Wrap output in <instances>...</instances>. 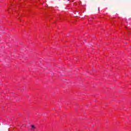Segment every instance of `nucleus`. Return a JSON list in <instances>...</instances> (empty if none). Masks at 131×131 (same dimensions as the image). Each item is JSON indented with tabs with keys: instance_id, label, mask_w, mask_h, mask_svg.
Segmentation results:
<instances>
[{
	"instance_id": "1",
	"label": "nucleus",
	"mask_w": 131,
	"mask_h": 131,
	"mask_svg": "<svg viewBox=\"0 0 131 131\" xmlns=\"http://www.w3.org/2000/svg\"><path fill=\"white\" fill-rule=\"evenodd\" d=\"M32 129H34V128H35V126H34V125H32L31 126Z\"/></svg>"
},
{
	"instance_id": "2",
	"label": "nucleus",
	"mask_w": 131,
	"mask_h": 131,
	"mask_svg": "<svg viewBox=\"0 0 131 131\" xmlns=\"http://www.w3.org/2000/svg\"><path fill=\"white\" fill-rule=\"evenodd\" d=\"M69 2H71V3H73L74 2L73 0H68Z\"/></svg>"
}]
</instances>
